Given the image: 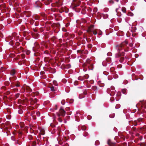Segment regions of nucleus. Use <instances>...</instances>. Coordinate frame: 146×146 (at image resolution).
Masks as SVG:
<instances>
[{"mask_svg":"<svg viewBox=\"0 0 146 146\" xmlns=\"http://www.w3.org/2000/svg\"><path fill=\"white\" fill-rule=\"evenodd\" d=\"M17 36L19 37V36L18 35V36Z\"/></svg>","mask_w":146,"mask_h":146,"instance_id":"nucleus-55","label":"nucleus"},{"mask_svg":"<svg viewBox=\"0 0 146 146\" xmlns=\"http://www.w3.org/2000/svg\"><path fill=\"white\" fill-rule=\"evenodd\" d=\"M88 133L87 132H85L83 133V135L84 136L86 137L88 135Z\"/></svg>","mask_w":146,"mask_h":146,"instance_id":"nucleus-20","label":"nucleus"},{"mask_svg":"<svg viewBox=\"0 0 146 146\" xmlns=\"http://www.w3.org/2000/svg\"><path fill=\"white\" fill-rule=\"evenodd\" d=\"M11 87L13 88L14 87V86H16V87H19L20 86V85L18 84H14L13 85V84H11Z\"/></svg>","mask_w":146,"mask_h":146,"instance_id":"nucleus-9","label":"nucleus"},{"mask_svg":"<svg viewBox=\"0 0 146 146\" xmlns=\"http://www.w3.org/2000/svg\"><path fill=\"white\" fill-rule=\"evenodd\" d=\"M121 10L123 11V12L124 13H125L126 11V9L125 8L123 7L121 9Z\"/></svg>","mask_w":146,"mask_h":146,"instance_id":"nucleus-14","label":"nucleus"},{"mask_svg":"<svg viewBox=\"0 0 146 146\" xmlns=\"http://www.w3.org/2000/svg\"><path fill=\"white\" fill-rule=\"evenodd\" d=\"M50 88V89H51V91H54L55 90H54V86H52Z\"/></svg>","mask_w":146,"mask_h":146,"instance_id":"nucleus-18","label":"nucleus"},{"mask_svg":"<svg viewBox=\"0 0 146 146\" xmlns=\"http://www.w3.org/2000/svg\"><path fill=\"white\" fill-rule=\"evenodd\" d=\"M127 44V41H125L122 42L120 45H117L116 46L118 52L115 54V57L116 58L118 59V60H119L120 63H125L127 60H129V59H127L126 57L124 58L123 56L124 52L128 51L126 50V48L128 47Z\"/></svg>","mask_w":146,"mask_h":146,"instance_id":"nucleus-1","label":"nucleus"},{"mask_svg":"<svg viewBox=\"0 0 146 146\" xmlns=\"http://www.w3.org/2000/svg\"><path fill=\"white\" fill-rule=\"evenodd\" d=\"M60 113L61 114V115L64 116L66 112L61 107L60 109Z\"/></svg>","mask_w":146,"mask_h":146,"instance_id":"nucleus-6","label":"nucleus"},{"mask_svg":"<svg viewBox=\"0 0 146 146\" xmlns=\"http://www.w3.org/2000/svg\"><path fill=\"white\" fill-rule=\"evenodd\" d=\"M56 107H57V105H56Z\"/></svg>","mask_w":146,"mask_h":146,"instance_id":"nucleus-56","label":"nucleus"},{"mask_svg":"<svg viewBox=\"0 0 146 146\" xmlns=\"http://www.w3.org/2000/svg\"><path fill=\"white\" fill-rule=\"evenodd\" d=\"M80 115V114L78 112H77L76 115H75V120L77 121H79V120L77 118V117L79 115Z\"/></svg>","mask_w":146,"mask_h":146,"instance_id":"nucleus-8","label":"nucleus"},{"mask_svg":"<svg viewBox=\"0 0 146 146\" xmlns=\"http://www.w3.org/2000/svg\"><path fill=\"white\" fill-rule=\"evenodd\" d=\"M146 2V0H144Z\"/></svg>","mask_w":146,"mask_h":146,"instance_id":"nucleus-48","label":"nucleus"},{"mask_svg":"<svg viewBox=\"0 0 146 146\" xmlns=\"http://www.w3.org/2000/svg\"><path fill=\"white\" fill-rule=\"evenodd\" d=\"M17 35V34L16 33H14L12 34V36H15Z\"/></svg>","mask_w":146,"mask_h":146,"instance_id":"nucleus-16","label":"nucleus"},{"mask_svg":"<svg viewBox=\"0 0 146 146\" xmlns=\"http://www.w3.org/2000/svg\"><path fill=\"white\" fill-rule=\"evenodd\" d=\"M94 26V25H91L88 27L87 30V32L89 33H93L94 35H96L97 34H98L99 35H101L102 34V32L101 31L99 30L97 32L93 31L92 28H93Z\"/></svg>","mask_w":146,"mask_h":146,"instance_id":"nucleus-2","label":"nucleus"},{"mask_svg":"<svg viewBox=\"0 0 146 146\" xmlns=\"http://www.w3.org/2000/svg\"><path fill=\"white\" fill-rule=\"evenodd\" d=\"M38 48V47H37V48H35V47H33V48H32V49H33V50L35 51V52H36V50Z\"/></svg>","mask_w":146,"mask_h":146,"instance_id":"nucleus-22","label":"nucleus"},{"mask_svg":"<svg viewBox=\"0 0 146 146\" xmlns=\"http://www.w3.org/2000/svg\"><path fill=\"white\" fill-rule=\"evenodd\" d=\"M127 37H128V36L127 35Z\"/></svg>","mask_w":146,"mask_h":146,"instance_id":"nucleus-52","label":"nucleus"},{"mask_svg":"<svg viewBox=\"0 0 146 146\" xmlns=\"http://www.w3.org/2000/svg\"><path fill=\"white\" fill-rule=\"evenodd\" d=\"M133 35V33H132V36H133V37L134 36V35Z\"/></svg>","mask_w":146,"mask_h":146,"instance_id":"nucleus-43","label":"nucleus"},{"mask_svg":"<svg viewBox=\"0 0 146 146\" xmlns=\"http://www.w3.org/2000/svg\"><path fill=\"white\" fill-rule=\"evenodd\" d=\"M40 115V113L39 111H37L36 112L33 111L32 112L31 114V115L33 117H34V118H35V117H36V116L38 117Z\"/></svg>","mask_w":146,"mask_h":146,"instance_id":"nucleus-5","label":"nucleus"},{"mask_svg":"<svg viewBox=\"0 0 146 146\" xmlns=\"http://www.w3.org/2000/svg\"><path fill=\"white\" fill-rule=\"evenodd\" d=\"M114 88L113 86H111L110 88H108L107 90V92L110 94L111 96H112L115 92Z\"/></svg>","mask_w":146,"mask_h":146,"instance_id":"nucleus-3","label":"nucleus"},{"mask_svg":"<svg viewBox=\"0 0 146 146\" xmlns=\"http://www.w3.org/2000/svg\"><path fill=\"white\" fill-rule=\"evenodd\" d=\"M119 16V17H120V15H119V16Z\"/></svg>","mask_w":146,"mask_h":146,"instance_id":"nucleus-53","label":"nucleus"},{"mask_svg":"<svg viewBox=\"0 0 146 146\" xmlns=\"http://www.w3.org/2000/svg\"><path fill=\"white\" fill-rule=\"evenodd\" d=\"M40 133L42 135H43L45 134V132L44 130H42L40 131Z\"/></svg>","mask_w":146,"mask_h":146,"instance_id":"nucleus-23","label":"nucleus"},{"mask_svg":"<svg viewBox=\"0 0 146 146\" xmlns=\"http://www.w3.org/2000/svg\"><path fill=\"white\" fill-rule=\"evenodd\" d=\"M26 89L27 90H28V92H31L32 91L31 90L29 87H27V88Z\"/></svg>","mask_w":146,"mask_h":146,"instance_id":"nucleus-19","label":"nucleus"},{"mask_svg":"<svg viewBox=\"0 0 146 146\" xmlns=\"http://www.w3.org/2000/svg\"><path fill=\"white\" fill-rule=\"evenodd\" d=\"M84 38L86 39L87 40V38H86V37H84Z\"/></svg>","mask_w":146,"mask_h":146,"instance_id":"nucleus-44","label":"nucleus"},{"mask_svg":"<svg viewBox=\"0 0 146 146\" xmlns=\"http://www.w3.org/2000/svg\"><path fill=\"white\" fill-rule=\"evenodd\" d=\"M104 10L105 11L107 12L108 11V8H105L104 9Z\"/></svg>","mask_w":146,"mask_h":146,"instance_id":"nucleus-27","label":"nucleus"},{"mask_svg":"<svg viewBox=\"0 0 146 146\" xmlns=\"http://www.w3.org/2000/svg\"><path fill=\"white\" fill-rule=\"evenodd\" d=\"M66 110L67 111L70 110V108H66Z\"/></svg>","mask_w":146,"mask_h":146,"instance_id":"nucleus-32","label":"nucleus"},{"mask_svg":"<svg viewBox=\"0 0 146 146\" xmlns=\"http://www.w3.org/2000/svg\"><path fill=\"white\" fill-rule=\"evenodd\" d=\"M135 126H136V125H137V124L136 123L134 125Z\"/></svg>","mask_w":146,"mask_h":146,"instance_id":"nucleus-45","label":"nucleus"},{"mask_svg":"<svg viewBox=\"0 0 146 146\" xmlns=\"http://www.w3.org/2000/svg\"><path fill=\"white\" fill-rule=\"evenodd\" d=\"M42 0V1H44V0Z\"/></svg>","mask_w":146,"mask_h":146,"instance_id":"nucleus-57","label":"nucleus"},{"mask_svg":"<svg viewBox=\"0 0 146 146\" xmlns=\"http://www.w3.org/2000/svg\"><path fill=\"white\" fill-rule=\"evenodd\" d=\"M20 95L19 93H17L16 94L15 96L17 98L19 97Z\"/></svg>","mask_w":146,"mask_h":146,"instance_id":"nucleus-28","label":"nucleus"},{"mask_svg":"<svg viewBox=\"0 0 146 146\" xmlns=\"http://www.w3.org/2000/svg\"><path fill=\"white\" fill-rule=\"evenodd\" d=\"M58 116H60V114H58Z\"/></svg>","mask_w":146,"mask_h":146,"instance_id":"nucleus-46","label":"nucleus"},{"mask_svg":"<svg viewBox=\"0 0 146 146\" xmlns=\"http://www.w3.org/2000/svg\"><path fill=\"white\" fill-rule=\"evenodd\" d=\"M81 13L83 14H85L86 13V11L84 8H82L81 11Z\"/></svg>","mask_w":146,"mask_h":146,"instance_id":"nucleus-13","label":"nucleus"},{"mask_svg":"<svg viewBox=\"0 0 146 146\" xmlns=\"http://www.w3.org/2000/svg\"><path fill=\"white\" fill-rule=\"evenodd\" d=\"M80 1L79 0H73V4H74L75 7H76L79 6L78 4H76L75 3H78Z\"/></svg>","mask_w":146,"mask_h":146,"instance_id":"nucleus-7","label":"nucleus"},{"mask_svg":"<svg viewBox=\"0 0 146 146\" xmlns=\"http://www.w3.org/2000/svg\"><path fill=\"white\" fill-rule=\"evenodd\" d=\"M11 139L12 140L15 141V138H14V137L12 136L11 137Z\"/></svg>","mask_w":146,"mask_h":146,"instance_id":"nucleus-29","label":"nucleus"},{"mask_svg":"<svg viewBox=\"0 0 146 146\" xmlns=\"http://www.w3.org/2000/svg\"><path fill=\"white\" fill-rule=\"evenodd\" d=\"M109 117H111V118H113V117H114V116H113V117H111V115H109Z\"/></svg>","mask_w":146,"mask_h":146,"instance_id":"nucleus-38","label":"nucleus"},{"mask_svg":"<svg viewBox=\"0 0 146 146\" xmlns=\"http://www.w3.org/2000/svg\"><path fill=\"white\" fill-rule=\"evenodd\" d=\"M69 25V24H67V25H66V27H68V26Z\"/></svg>","mask_w":146,"mask_h":146,"instance_id":"nucleus-39","label":"nucleus"},{"mask_svg":"<svg viewBox=\"0 0 146 146\" xmlns=\"http://www.w3.org/2000/svg\"><path fill=\"white\" fill-rule=\"evenodd\" d=\"M57 109V108L55 109V110H56Z\"/></svg>","mask_w":146,"mask_h":146,"instance_id":"nucleus-47","label":"nucleus"},{"mask_svg":"<svg viewBox=\"0 0 146 146\" xmlns=\"http://www.w3.org/2000/svg\"><path fill=\"white\" fill-rule=\"evenodd\" d=\"M132 30L133 31L135 32L136 30V28L135 26H132Z\"/></svg>","mask_w":146,"mask_h":146,"instance_id":"nucleus-15","label":"nucleus"},{"mask_svg":"<svg viewBox=\"0 0 146 146\" xmlns=\"http://www.w3.org/2000/svg\"><path fill=\"white\" fill-rule=\"evenodd\" d=\"M129 46L131 47L133 46V44L131 43L129 44Z\"/></svg>","mask_w":146,"mask_h":146,"instance_id":"nucleus-35","label":"nucleus"},{"mask_svg":"<svg viewBox=\"0 0 146 146\" xmlns=\"http://www.w3.org/2000/svg\"><path fill=\"white\" fill-rule=\"evenodd\" d=\"M50 3V1L49 0H47L44 2V3L46 5H47L49 4Z\"/></svg>","mask_w":146,"mask_h":146,"instance_id":"nucleus-10","label":"nucleus"},{"mask_svg":"<svg viewBox=\"0 0 146 146\" xmlns=\"http://www.w3.org/2000/svg\"><path fill=\"white\" fill-rule=\"evenodd\" d=\"M125 3H127L128 2V0H123Z\"/></svg>","mask_w":146,"mask_h":146,"instance_id":"nucleus-34","label":"nucleus"},{"mask_svg":"<svg viewBox=\"0 0 146 146\" xmlns=\"http://www.w3.org/2000/svg\"><path fill=\"white\" fill-rule=\"evenodd\" d=\"M52 110V109H50V110Z\"/></svg>","mask_w":146,"mask_h":146,"instance_id":"nucleus-54","label":"nucleus"},{"mask_svg":"<svg viewBox=\"0 0 146 146\" xmlns=\"http://www.w3.org/2000/svg\"><path fill=\"white\" fill-rule=\"evenodd\" d=\"M120 107H119V105H117L115 106V108H119Z\"/></svg>","mask_w":146,"mask_h":146,"instance_id":"nucleus-31","label":"nucleus"},{"mask_svg":"<svg viewBox=\"0 0 146 146\" xmlns=\"http://www.w3.org/2000/svg\"><path fill=\"white\" fill-rule=\"evenodd\" d=\"M122 91L123 93L124 94H126L127 93V90L125 89H123Z\"/></svg>","mask_w":146,"mask_h":146,"instance_id":"nucleus-12","label":"nucleus"},{"mask_svg":"<svg viewBox=\"0 0 146 146\" xmlns=\"http://www.w3.org/2000/svg\"><path fill=\"white\" fill-rule=\"evenodd\" d=\"M16 143H17L19 145H20L21 143V142L19 140H18L17 141H16Z\"/></svg>","mask_w":146,"mask_h":146,"instance_id":"nucleus-21","label":"nucleus"},{"mask_svg":"<svg viewBox=\"0 0 146 146\" xmlns=\"http://www.w3.org/2000/svg\"><path fill=\"white\" fill-rule=\"evenodd\" d=\"M117 10H118V9H116L115 11H116V12H117Z\"/></svg>","mask_w":146,"mask_h":146,"instance_id":"nucleus-41","label":"nucleus"},{"mask_svg":"<svg viewBox=\"0 0 146 146\" xmlns=\"http://www.w3.org/2000/svg\"><path fill=\"white\" fill-rule=\"evenodd\" d=\"M109 2L110 3H114L113 1L112 0L109 1Z\"/></svg>","mask_w":146,"mask_h":146,"instance_id":"nucleus-30","label":"nucleus"},{"mask_svg":"<svg viewBox=\"0 0 146 146\" xmlns=\"http://www.w3.org/2000/svg\"><path fill=\"white\" fill-rule=\"evenodd\" d=\"M35 26H37V25H35Z\"/></svg>","mask_w":146,"mask_h":146,"instance_id":"nucleus-51","label":"nucleus"},{"mask_svg":"<svg viewBox=\"0 0 146 146\" xmlns=\"http://www.w3.org/2000/svg\"><path fill=\"white\" fill-rule=\"evenodd\" d=\"M141 146H145V145L144 143H142L140 144Z\"/></svg>","mask_w":146,"mask_h":146,"instance_id":"nucleus-33","label":"nucleus"},{"mask_svg":"<svg viewBox=\"0 0 146 146\" xmlns=\"http://www.w3.org/2000/svg\"><path fill=\"white\" fill-rule=\"evenodd\" d=\"M117 2H118L119 1V0H115Z\"/></svg>","mask_w":146,"mask_h":146,"instance_id":"nucleus-42","label":"nucleus"},{"mask_svg":"<svg viewBox=\"0 0 146 146\" xmlns=\"http://www.w3.org/2000/svg\"><path fill=\"white\" fill-rule=\"evenodd\" d=\"M35 26H37V25H35Z\"/></svg>","mask_w":146,"mask_h":146,"instance_id":"nucleus-50","label":"nucleus"},{"mask_svg":"<svg viewBox=\"0 0 146 146\" xmlns=\"http://www.w3.org/2000/svg\"><path fill=\"white\" fill-rule=\"evenodd\" d=\"M61 103L62 105H64L65 104V102L64 100H62L61 102Z\"/></svg>","mask_w":146,"mask_h":146,"instance_id":"nucleus-26","label":"nucleus"},{"mask_svg":"<svg viewBox=\"0 0 146 146\" xmlns=\"http://www.w3.org/2000/svg\"><path fill=\"white\" fill-rule=\"evenodd\" d=\"M81 129L82 130H85L86 129V127L85 126H83L82 127Z\"/></svg>","mask_w":146,"mask_h":146,"instance_id":"nucleus-17","label":"nucleus"},{"mask_svg":"<svg viewBox=\"0 0 146 146\" xmlns=\"http://www.w3.org/2000/svg\"><path fill=\"white\" fill-rule=\"evenodd\" d=\"M28 138H29V140H30L32 139V137L31 135H29L28 136Z\"/></svg>","mask_w":146,"mask_h":146,"instance_id":"nucleus-25","label":"nucleus"},{"mask_svg":"<svg viewBox=\"0 0 146 146\" xmlns=\"http://www.w3.org/2000/svg\"><path fill=\"white\" fill-rule=\"evenodd\" d=\"M87 118H88V120H90V119H91V118L90 117H89L88 116L87 117Z\"/></svg>","mask_w":146,"mask_h":146,"instance_id":"nucleus-37","label":"nucleus"},{"mask_svg":"<svg viewBox=\"0 0 146 146\" xmlns=\"http://www.w3.org/2000/svg\"><path fill=\"white\" fill-rule=\"evenodd\" d=\"M30 53V51L29 50H28L27 51V54H29V53Z\"/></svg>","mask_w":146,"mask_h":146,"instance_id":"nucleus-36","label":"nucleus"},{"mask_svg":"<svg viewBox=\"0 0 146 146\" xmlns=\"http://www.w3.org/2000/svg\"><path fill=\"white\" fill-rule=\"evenodd\" d=\"M42 3L39 1H37L35 2L34 4L35 7L37 9L42 8Z\"/></svg>","mask_w":146,"mask_h":146,"instance_id":"nucleus-4","label":"nucleus"},{"mask_svg":"<svg viewBox=\"0 0 146 146\" xmlns=\"http://www.w3.org/2000/svg\"><path fill=\"white\" fill-rule=\"evenodd\" d=\"M16 89V90H18V89Z\"/></svg>","mask_w":146,"mask_h":146,"instance_id":"nucleus-49","label":"nucleus"},{"mask_svg":"<svg viewBox=\"0 0 146 146\" xmlns=\"http://www.w3.org/2000/svg\"><path fill=\"white\" fill-rule=\"evenodd\" d=\"M108 15H106V17L108 18Z\"/></svg>","mask_w":146,"mask_h":146,"instance_id":"nucleus-40","label":"nucleus"},{"mask_svg":"<svg viewBox=\"0 0 146 146\" xmlns=\"http://www.w3.org/2000/svg\"><path fill=\"white\" fill-rule=\"evenodd\" d=\"M15 72L14 70H12L11 72V74L12 76H13L15 74Z\"/></svg>","mask_w":146,"mask_h":146,"instance_id":"nucleus-11","label":"nucleus"},{"mask_svg":"<svg viewBox=\"0 0 146 146\" xmlns=\"http://www.w3.org/2000/svg\"><path fill=\"white\" fill-rule=\"evenodd\" d=\"M108 145H111V140H108Z\"/></svg>","mask_w":146,"mask_h":146,"instance_id":"nucleus-24","label":"nucleus"}]
</instances>
